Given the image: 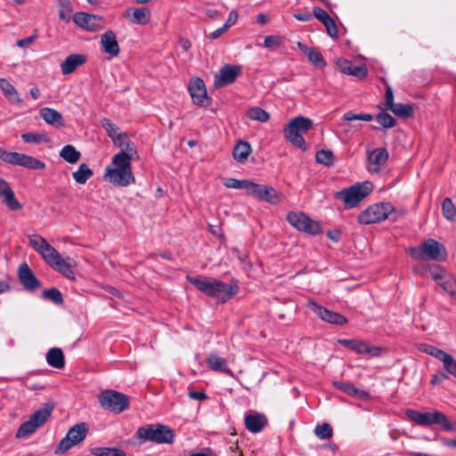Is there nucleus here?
I'll list each match as a JSON object with an SVG mask.
<instances>
[{
  "label": "nucleus",
  "mask_w": 456,
  "mask_h": 456,
  "mask_svg": "<svg viewBox=\"0 0 456 456\" xmlns=\"http://www.w3.org/2000/svg\"><path fill=\"white\" fill-rule=\"evenodd\" d=\"M447 379L448 375L445 372L438 371L432 376L430 382L432 385H437L444 382Z\"/></svg>",
  "instance_id": "62"
},
{
  "label": "nucleus",
  "mask_w": 456,
  "mask_h": 456,
  "mask_svg": "<svg viewBox=\"0 0 456 456\" xmlns=\"http://www.w3.org/2000/svg\"><path fill=\"white\" fill-rule=\"evenodd\" d=\"M0 88L12 103H21V99L15 87L5 78H0Z\"/></svg>",
  "instance_id": "33"
},
{
  "label": "nucleus",
  "mask_w": 456,
  "mask_h": 456,
  "mask_svg": "<svg viewBox=\"0 0 456 456\" xmlns=\"http://www.w3.org/2000/svg\"><path fill=\"white\" fill-rule=\"evenodd\" d=\"M287 220L293 227L308 234L316 235L322 232L320 224L304 213L290 212L287 215Z\"/></svg>",
  "instance_id": "10"
},
{
  "label": "nucleus",
  "mask_w": 456,
  "mask_h": 456,
  "mask_svg": "<svg viewBox=\"0 0 456 456\" xmlns=\"http://www.w3.org/2000/svg\"><path fill=\"white\" fill-rule=\"evenodd\" d=\"M444 292L456 299V279L451 274H444V279L438 284Z\"/></svg>",
  "instance_id": "36"
},
{
  "label": "nucleus",
  "mask_w": 456,
  "mask_h": 456,
  "mask_svg": "<svg viewBox=\"0 0 456 456\" xmlns=\"http://www.w3.org/2000/svg\"><path fill=\"white\" fill-rule=\"evenodd\" d=\"M42 296L44 298L53 302L56 305L63 304V297L61 291L56 288H51L43 291Z\"/></svg>",
  "instance_id": "47"
},
{
  "label": "nucleus",
  "mask_w": 456,
  "mask_h": 456,
  "mask_svg": "<svg viewBox=\"0 0 456 456\" xmlns=\"http://www.w3.org/2000/svg\"><path fill=\"white\" fill-rule=\"evenodd\" d=\"M121 450L117 447H94L91 449L94 456H118Z\"/></svg>",
  "instance_id": "51"
},
{
  "label": "nucleus",
  "mask_w": 456,
  "mask_h": 456,
  "mask_svg": "<svg viewBox=\"0 0 456 456\" xmlns=\"http://www.w3.org/2000/svg\"><path fill=\"white\" fill-rule=\"evenodd\" d=\"M42 251L39 252L43 259L45 261L47 265L50 266L53 265V264L60 259L61 255L59 252L49 243L45 244L43 248Z\"/></svg>",
  "instance_id": "37"
},
{
  "label": "nucleus",
  "mask_w": 456,
  "mask_h": 456,
  "mask_svg": "<svg viewBox=\"0 0 456 456\" xmlns=\"http://www.w3.org/2000/svg\"><path fill=\"white\" fill-rule=\"evenodd\" d=\"M306 306L313 313H314L321 320L327 322L329 323L343 325L347 322L346 317L337 312H332L322 306L313 299H308Z\"/></svg>",
  "instance_id": "11"
},
{
  "label": "nucleus",
  "mask_w": 456,
  "mask_h": 456,
  "mask_svg": "<svg viewBox=\"0 0 456 456\" xmlns=\"http://www.w3.org/2000/svg\"><path fill=\"white\" fill-rule=\"evenodd\" d=\"M394 211L390 203L374 204L362 211L358 216V222L362 224H371L386 220Z\"/></svg>",
  "instance_id": "9"
},
{
  "label": "nucleus",
  "mask_w": 456,
  "mask_h": 456,
  "mask_svg": "<svg viewBox=\"0 0 456 456\" xmlns=\"http://www.w3.org/2000/svg\"><path fill=\"white\" fill-rule=\"evenodd\" d=\"M252 152L251 145L248 142L240 140L235 144L232 151L233 159L239 163H244L247 161L248 156Z\"/></svg>",
  "instance_id": "28"
},
{
  "label": "nucleus",
  "mask_w": 456,
  "mask_h": 456,
  "mask_svg": "<svg viewBox=\"0 0 456 456\" xmlns=\"http://www.w3.org/2000/svg\"><path fill=\"white\" fill-rule=\"evenodd\" d=\"M240 72V68L238 66L224 65L216 76L215 86L216 87L224 86L233 83Z\"/></svg>",
  "instance_id": "14"
},
{
  "label": "nucleus",
  "mask_w": 456,
  "mask_h": 456,
  "mask_svg": "<svg viewBox=\"0 0 456 456\" xmlns=\"http://www.w3.org/2000/svg\"><path fill=\"white\" fill-rule=\"evenodd\" d=\"M188 91L194 104L200 107H208L211 104L205 83L201 78H192L188 85Z\"/></svg>",
  "instance_id": "12"
},
{
  "label": "nucleus",
  "mask_w": 456,
  "mask_h": 456,
  "mask_svg": "<svg viewBox=\"0 0 456 456\" xmlns=\"http://www.w3.org/2000/svg\"><path fill=\"white\" fill-rule=\"evenodd\" d=\"M422 251L421 248H409V254L411 257H413L416 260H422L425 259L424 253Z\"/></svg>",
  "instance_id": "64"
},
{
  "label": "nucleus",
  "mask_w": 456,
  "mask_h": 456,
  "mask_svg": "<svg viewBox=\"0 0 456 456\" xmlns=\"http://www.w3.org/2000/svg\"><path fill=\"white\" fill-rule=\"evenodd\" d=\"M444 368L448 373L456 378V361L452 356L444 363Z\"/></svg>",
  "instance_id": "60"
},
{
  "label": "nucleus",
  "mask_w": 456,
  "mask_h": 456,
  "mask_svg": "<svg viewBox=\"0 0 456 456\" xmlns=\"http://www.w3.org/2000/svg\"><path fill=\"white\" fill-rule=\"evenodd\" d=\"M254 197L259 200L277 204L281 201L282 194L272 186L258 184L256 191H254Z\"/></svg>",
  "instance_id": "18"
},
{
  "label": "nucleus",
  "mask_w": 456,
  "mask_h": 456,
  "mask_svg": "<svg viewBox=\"0 0 456 456\" xmlns=\"http://www.w3.org/2000/svg\"><path fill=\"white\" fill-rule=\"evenodd\" d=\"M431 277L434 281H436L437 284L443 281L444 274L449 273L446 270L441 268L440 266H434L433 269L430 270Z\"/></svg>",
  "instance_id": "58"
},
{
  "label": "nucleus",
  "mask_w": 456,
  "mask_h": 456,
  "mask_svg": "<svg viewBox=\"0 0 456 456\" xmlns=\"http://www.w3.org/2000/svg\"><path fill=\"white\" fill-rule=\"evenodd\" d=\"M267 425V419L262 413L247 414L245 416V426L251 433H258Z\"/></svg>",
  "instance_id": "24"
},
{
  "label": "nucleus",
  "mask_w": 456,
  "mask_h": 456,
  "mask_svg": "<svg viewBox=\"0 0 456 456\" xmlns=\"http://www.w3.org/2000/svg\"><path fill=\"white\" fill-rule=\"evenodd\" d=\"M88 426L85 422H80L70 428L66 435L54 450L56 454L68 452L72 446L80 444L88 434Z\"/></svg>",
  "instance_id": "8"
},
{
  "label": "nucleus",
  "mask_w": 456,
  "mask_h": 456,
  "mask_svg": "<svg viewBox=\"0 0 456 456\" xmlns=\"http://www.w3.org/2000/svg\"><path fill=\"white\" fill-rule=\"evenodd\" d=\"M101 45L105 53L116 57L120 53L117 35L113 30H107L101 37Z\"/></svg>",
  "instance_id": "17"
},
{
  "label": "nucleus",
  "mask_w": 456,
  "mask_h": 456,
  "mask_svg": "<svg viewBox=\"0 0 456 456\" xmlns=\"http://www.w3.org/2000/svg\"><path fill=\"white\" fill-rule=\"evenodd\" d=\"M18 278L21 285L29 291L40 287V282L27 264L19 266Z\"/></svg>",
  "instance_id": "15"
},
{
  "label": "nucleus",
  "mask_w": 456,
  "mask_h": 456,
  "mask_svg": "<svg viewBox=\"0 0 456 456\" xmlns=\"http://www.w3.org/2000/svg\"><path fill=\"white\" fill-rule=\"evenodd\" d=\"M53 411V404H45L43 408L36 411L28 420L23 422L16 431V438L20 439L34 434L37 429L42 427L50 418Z\"/></svg>",
  "instance_id": "6"
},
{
  "label": "nucleus",
  "mask_w": 456,
  "mask_h": 456,
  "mask_svg": "<svg viewBox=\"0 0 456 456\" xmlns=\"http://www.w3.org/2000/svg\"><path fill=\"white\" fill-rule=\"evenodd\" d=\"M372 188L373 186L370 182L358 183L337 191L335 198L343 200L346 208H352L365 199L371 192Z\"/></svg>",
  "instance_id": "5"
},
{
  "label": "nucleus",
  "mask_w": 456,
  "mask_h": 456,
  "mask_svg": "<svg viewBox=\"0 0 456 456\" xmlns=\"http://www.w3.org/2000/svg\"><path fill=\"white\" fill-rule=\"evenodd\" d=\"M60 7L59 17L61 20H69L72 12V5L69 0H58Z\"/></svg>",
  "instance_id": "53"
},
{
  "label": "nucleus",
  "mask_w": 456,
  "mask_h": 456,
  "mask_svg": "<svg viewBox=\"0 0 456 456\" xmlns=\"http://www.w3.org/2000/svg\"><path fill=\"white\" fill-rule=\"evenodd\" d=\"M113 143L120 148L119 153H126L132 159L134 155H136V149L134 142L129 139L126 133H121L116 138L112 140Z\"/></svg>",
  "instance_id": "25"
},
{
  "label": "nucleus",
  "mask_w": 456,
  "mask_h": 456,
  "mask_svg": "<svg viewBox=\"0 0 456 456\" xmlns=\"http://www.w3.org/2000/svg\"><path fill=\"white\" fill-rule=\"evenodd\" d=\"M435 424H439L446 431L456 432V425L452 423L443 412L436 411Z\"/></svg>",
  "instance_id": "45"
},
{
  "label": "nucleus",
  "mask_w": 456,
  "mask_h": 456,
  "mask_svg": "<svg viewBox=\"0 0 456 456\" xmlns=\"http://www.w3.org/2000/svg\"><path fill=\"white\" fill-rule=\"evenodd\" d=\"M425 259L443 261L446 258L445 248L434 239H428L422 244Z\"/></svg>",
  "instance_id": "13"
},
{
  "label": "nucleus",
  "mask_w": 456,
  "mask_h": 456,
  "mask_svg": "<svg viewBox=\"0 0 456 456\" xmlns=\"http://www.w3.org/2000/svg\"><path fill=\"white\" fill-rule=\"evenodd\" d=\"M315 159L317 163L330 167L334 163V155L331 151L321 150L316 152Z\"/></svg>",
  "instance_id": "46"
},
{
  "label": "nucleus",
  "mask_w": 456,
  "mask_h": 456,
  "mask_svg": "<svg viewBox=\"0 0 456 456\" xmlns=\"http://www.w3.org/2000/svg\"><path fill=\"white\" fill-rule=\"evenodd\" d=\"M47 363L56 369H62L65 365L64 355L61 349L53 347L46 354Z\"/></svg>",
  "instance_id": "32"
},
{
  "label": "nucleus",
  "mask_w": 456,
  "mask_h": 456,
  "mask_svg": "<svg viewBox=\"0 0 456 456\" xmlns=\"http://www.w3.org/2000/svg\"><path fill=\"white\" fill-rule=\"evenodd\" d=\"M395 103L394 102V94L390 86H387L385 94V107L386 110H390Z\"/></svg>",
  "instance_id": "59"
},
{
  "label": "nucleus",
  "mask_w": 456,
  "mask_h": 456,
  "mask_svg": "<svg viewBox=\"0 0 456 456\" xmlns=\"http://www.w3.org/2000/svg\"><path fill=\"white\" fill-rule=\"evenodd\" d=\"M132 20L139 25H145L150 20V11L147 8H137L133 10Z\"/></svg>",
  "instance_id": "43"
},
{
  "label": "nucleus",
  "mask_w": 456,
  "mask_h": 456,
  "mask_svg": "<svg viewBox=\"0 0 456 456\" xmlns=\"http://www.w3.org/2000/svg\"><path fill=\"white\" fill-rule=\"evenodd\" d=\"M188 395L191 399L198 401H205L208 399V395L203 391L190 390Z\"/></svg>",
  "instance_id": "63"
},
{
  "label": "nucleus",
  "mask_w": 456,
  "mask_h": 456,
  "mask_svg": "<svg viewBox=\"0 0 456 456\" xmlns=\"http://www.w3.org/2000/svg\"><path fill=\"white\" fill-rule=\"evenodd\" d=\"M223 184L226 188H232V189H240V180L235 179V178H224L223 179Z\"/></svg>",
  "instance_id": "61"
},
{
  "label": "nucleus",
  "mask_w": 456,
  "mask_h": 456,
  "mask_svg": "<svg viewBox=\"0 0 456 456\" xmlns=\"http://www.w3.org/2000/svg\"><path fill=\"white\" fill-rule=\"evenodd\" d=\"M101 124L107 132L108 135L111 138V140H113L118 134H121V132H119V127L116 126L114 123H112L111 120L107 118H102Z\"/></svg>",
  "instance_id": "49"
},
{
  "label": "nucleus",
  "mask_w": 456,
  "mask_h": 456,
  "mask_svg": "<svg viewBox=\"0 0 456 456\" xmlns=\"http://www.w3.org/2000/svg\"><path fill=\"white\" fill-rule=\"evenodd\" d=\"M28 240H29L30 246L38 254H39L40 251H42V249H44L43 248L45 247V245L48 243L45 240V239H44L43 237H41L40 235H37V234L29 235L28 236Z\"/></svg>",
  "instance_id": "55"
},
{
  "label": "nucleus",
  "mask_w": 456,
  "mask_h": 456,
  "mask_svg": "<svg viewBox=\"0 0 456 456\" xmlns=\"http://www.w3.org/2000/svg\"><path fill=\"white\" fill-rule=\"evenodd\" d=\"M443 216L450 221H453L456 217V207L452 199L445 198L442 203Z\"/></svg>",
  "instance_id": "44"
},
{
  "label": "nucleus",
  "mask_w": 456,
  "mask_h": 456,
  "mask_svg": "<svg viewBox=\"0 0 456 456\" xmlns=\"http://www.w3.org/2000/svg\"><path fill=\"white\" fill-rule=\"evenodd\" d=\"M314 433L320 439H330L333 435V429L330 424L323 423L315 427Z\"/></svg>",
  "instance_id": "52"
},
{
  "label": "nucleus",
  "mask_w": 456,
  "mask_h": 456,
  "mask_svg": "<svg viewBox=\"0 0 456 456\" xmlns=\"http://www.w3.org/2000/svg\"><path fill=\"white\" fill-rule=\"evenodd\" d=\"M376 120L384 127L391 128L395 126V119L388 113L380 112L376 116Z\"/></svg>",
  "instance_id": "54"
},
{
  "label": "nucleus",
  "mask_w": 456,
  "mask_h": 456,
  "mask_svg": "<svg viewBox=\"0 0 456 456\" xmlns=\"http://www.w3.org/2000/svg\"><path fill=\"white\" fill-rule=\"evenodd\" d=\"M86 61L84 54H70L61 64V70L63 75H69L74 72L77 67L82 66Z\"/></svg>",
  "instance_id": "23"
},
{
  "label": "nucleus",
  "mask_w": 456,
  "mask_h": 456,
  "mask_svg": "<svg viewBox=\"0 0 456 456\" xmlns=\"http://www.w3.org/2000/svg\"><path fill=\"white\" fill-rule=\"evenodd\" d=\"M297 47L307 57L308 61L317 68L326 66V61L317 48L308 47L301 42H297Z\"/></svg>",
  "instance_id": "22"
},
{
  "label": "nucleus",
  "mask_w": 456,
  "mask_h": 456,
  "mask_svg": "<svg viewBox=\"0 0 456 456\" xmlns=\"http://www.w3.org/2000/svg\"><path fill=\"white\" fill-rule=\"evenodd\" d=\"M283 43V37L278 35L268 36L265 38L264 46L269 50H277Z\"/></svg>",
  "instance_id": "50"
},
{
  "label": "nucleus",
  "mask_w": 456,
  "mask_h": 456,
  "mask_svg": "<svg viewBox=\"0 0 456 456\" xmlns=\"http://www.w3.org/2000/svg\"><path fill=\"white\" fill-rule=\"evenodd\" d=\"M21 138L24 142L28 143H40V142H47L49 138L45 134H36V133H25L21 134Z\"/></svg>",
  "instance_id": "48"
},
{
  "label": "nucleus",
  "mask_w": 456,
  "mask_h": 456,
  "mask_svg": "<svg viewBox=\"0 0 456 456\" xmlns=\"http://www.w3.org/2000/svg\"><path fill=\"white\" fill-rule=\"evenodd\" d=\"M96 20H101V17L85 12H77L73 16L75 24L82 28H89V26H94Z\"/></svg>",
  "instance_id": "35"
},
{
  "label": "nucleus",
  "mask_w": 456,
  "mask_h": 456,
  "mask_svg": "<svg viewBox=\"0 0 456 456\" xmlns=\"http://www.w3.org/2000/svg\"><path fill=\"white\" fill-rule=\"evenodd\" d=\"M101 406L115 413H121L129 408V397L120 392L108 389L99 395Z\"/></svg>",
  "instance_id": "7"
},
{
  "label": "nucleus",
  "mask_w": 456,
  "mask_h": 456,
  "mask_svg": "<svg viewBox=\"0 0 456 456\" xmlns=\"http://www.w3.org/2000/svg\"><path fill=\"white\" fill-rule=\"evenodd\" d=\"M408 419L420 426H431L435 424L436 411L434 412H419L414 410H407L405 412Z\"/></svg>",
  "instance_id": "26"
},
{
  "label": "nucleus",
  "mask_w": 456,
  "mask_h": 456,
  "mask_svg": "<svg viewBox=\"0 0 456 456\" xmlns=\"http://www.w3.org/2000/svg\"><path fill=\"white\" fill-rule=\"evenodd\" d=\"M336 64L340 72L357 77L360 79L364 78L368 73L364 65L354 66L350 61L346 59H338Z\"/></svg>",
  "instance_id": "20"
},
{
  "label": "nucleus",
  "mask_w": 456,
  "mask_h": 456,
  "mask_svg": "<svg viewBox=\"0 0 456 456\" xmlns=\"http://www.w3.org/2000/svg\"><path fill=\"white\" fill-rule=\"evenodd\" d=\"M137 436L142 442L150 441L156 444H172L175 433L172 428L162 424H151L137 429Z\"/></svg>",
  "instance_id": "4"
},
{
  "label": "nucleus",
  "mask_w": 456,
  "mask_h": 456,
  "mask_svg": "<svg viewBox=\"0 0 456 456\" xmlns=\"http://www.w3.org/2000/svg\"><path fill=\"white\" fill-rule=\"evenodd\" d=\"M12 165H18L33 170H42L45 167V164L29 155L15 152L12 162Z\"/></svg>",
  "instance_id": "19"
},
{
  "label": "nucleus",
  "mask_w": 456,
  "mask_h": 456,
  "mask_svg": "<svg viewBox=\"0 0 456 456\" xmlns=\"http://www.w3.org/2000/svg\"><path fill=\"white\" fill-rule=\"evenodd\" d=\"M368 159L370 164L372 166L370 170L378 172L379 167L387 162L388 152L385 148H377L369 154Z\"/></svg>",
  "instance_id": "27"
},
{
  "label": "nucleus",
  "mask_w": 456,
  "mask_h": 456,
  "mask_svg": "<svg viewBox=\"0 0 456 456\" xmlns=\"http://www.w3.org/2000/svg\"><path fill=\"white\" fill-rule=\"evenodd\" d=\"M0 198L11 210L21 209V204L16 200L10 184L3 178H0Z\"/></svg>",
  "instance_id": "16"
},
{
  "label": "nucleus",
  "mask_w": 456,
  "mask_h": 456,
  "mask_svg": "<svg viewBox=\"0 0 456 456\" xmlns=\"http://www.w3.org/2000/svg\"><path fill=\"white\" fill-rule=\"evenodd\" d=\"M343 119L346 121L363 120L369 122L373 119V116L367 113L354 114L349 111L343 115Z\"/></svg>",
  "instance_id": "56"
},
{
  "label": "nucleus",
  "mask_w": 456,
  "mask_h": 456,
  "mask_svg": "<svg viewBox=\"0 0 456 456\" xmlns=\"http://www.w3.org/2000/svg\"><path fill=\"white\" fill-rule=\"evenodd\" d=\"M333 386L345 392L346 394L352 395L355 398L366 400L369 398V394L366 391L361 390L355 387L353 384L342 381H334Z\"/></svg>",
  "instance_id": "30"
},
{
  "label": "nucleus",
  "mask_w": 456,
  "mask_h": 456,
  "mask_svg": "<svg viewBox=\"0 0 456 456\" xmlns=\"http://www.w3.org/2000/svg\"><path fill=\"white\" fill-rule=\"evenodd\" d=\"M240 189L247 191V193L254 197V191H256L259 183H256L251 180L244 179L240 180Z\"/></svg>",
  "instance_id": "57"
},
{
  "label": "nucleus",
  "mask_w": 456,
  "mask_h": 456,
  "mask_svg": "<svg viewBox=\"0 0 456 456\" xmlns=\"http://www.w3.org/2000/svg\"><path fill=\"white\" fill-rule=\"evenodd\" d=\"M389 110L395 116L403 118H410L413 115V107L411 104L395 103Z\"/></svg>",
  "instance_id": "41"
},
{
  "label": "nucleus",
  "mask_w": 456,
  "mask_h": 456,
  "mask_svg": "<svg viewBox=\"0 0 456 456\" xmlns=\"http://www.w3.org/2000/svg\"><path fill=\"white\" fill-rule=\"evenodd\" d=\"M314 16L320 20L325 27V28H337L333 19L330 14L321 7H315L314 9Z\"/></svg>",
  "instance_id": "40"
},
{
  "label": "nucleus",
  "mask_w": 456,
  "mask_h": 456,
  "mask_svg": "<svg viewBox=\"0 0 456 456\" xmlns=\"http://www.w3.org/2000/svg\"><path fill=\"white\" fill-rule=\"evenodd\" d=\"M313 124V120L308 118L296 117L284 127V136L294 146L305 151L306 146L302 134L310 130Z\"/></svg>",
  "instance_id": "3"
},
{
  "label": "nucleus",
  "mask_w": 456,
  "mask_h": 456,
  "mask_svg": "<svg viewBox=\"0 0 456 456\" xmlns=\"http://www.w3.org/2000/svg\"><path fill=\"white\" fill-rule=\"evenodd\" d=\"M60 156L67 162L74 164L79 160L81 154L73 145L68 144L61 149Z\"/></svg>",
  "instance_id": "39"
},
{
  "label": "nucleus",
  "mask_w": 456,
  "mask_h": 456,
  "mask_svg": "<svg viewBox=\"0 0 456 456\" xmlns=\"http://www.w3.org/2000/svg\"><path fill=\"white\" fill-rule=\"evenodd\" d=\"M39 116L48 125L56 128H61L65 126L63 116L54 109L48 107L42 108L39 110Z\"/></svg>",
  "instance_id": "21"
},
{
  "label": "nucleus",
  "mask_w": 456,
  "mask_h": 456,
  "mask_svg": "<svg viewBox=\"0 0 456 456\" xmlns=\"http://www.w3.org/2000/svg\"><path fill=\"white\" fill-rule=\"evenodd\" d=\"M75 265L76 262L74 259L68 257L67 260H64L61 256L51 267L60 272L66 278L75 280V273L72 271V267Z\"/></svg>",
  "instance_id": "29"
},
{
  "label": "nucleus",
  "mask_w": 456,
  "mask_h": 456,
  "mask_svg": "<svg viewBox=\"0 0 456 456\" xmlns=\"http://www.w3.org/2000/svg\"><path fill=\"white\" fill-rule=\"evenodd\" d=\"M113 167H107L105 178L111 183L125 187L135 179L131 168V159L126 153H117L112 159Z\"/></svg>",
  "instance_id": "2"
},
{
  "label": "nucleus",
  "mask_w": 456,
  "mask_h": 456,
  "mask_svg": "<svg viewBox=\"0 0 456 456\" xmlns=\"http://www.w3.org/2000/svg\"><path fill=\"white\" fill-rule=\"evenodd\" d=\"M354 351L361 354H367L370 357H374L380 355L382 349L379 346H370L364 341L356 340Z\"/></svg>",
  "instance_id": "34"
},
{
  "label": "nucleus",
  "mask_w": 456,
  "mask_h": 456,
  "mask_svg": "<svg viewBox=\"0 0 456 456\" xmlns=\"http://www.w3.org/2000/svg\"><path fill=\"white\" fill-rule=\"evenodd\" d=\"M207 364L212 370L221 371L226 375L233 376L232 371L227 366L226 360L216 354H210L207 359Z\"/></svg>",
  "instance_id": "31"
},
{
  "label": "nucleus",
  "mask_w": 456,
  "mask_h": 456,
  "mask_svg": "<svg viewBox=\"0 0 456 456\" xmlns=\"http://www.w3.org/2000/svg\"><path fill=\"white\" fill-rule=\"evenodd\" d=\"M93 175V170L86 164L83 163L80 164L78 169L72 175L77 183L84 184Z\"/></svg>",
  "instance_id": "38"
},
{
  "label": "nucleus",
  "mask_w": 456,
  "mask_h": 456,
  "mask_svg": "<svg viewBox=\"0 0 456 456\" xmlns=\"http://www.w3.org/2000/svg\"><path fill=\"white\" fill-rule=\"evenodd\" d=\"M247 117L252 120L267 122L270 118L269 113L259 107H252L247 110Z\"/></svg>",
  "instance_id": "42"
},
{
  "label": "nucleus",
  "mask_w": 456,
  "mask_h": 456,
  "mask_svg": "<svg viewBox=\"0 0 456 456\" xmlns=\"http://www.w3.org/2000/svg\"><path fill=\"white\" fill-rule=\"evenodd\" d=\"M187 280L200 291L208 297L216 298L221 303H225L238 292V286L226 284L214 278L187 276Z\"/></svg>",
  "instance_id": "1"
}]
</instances>
